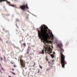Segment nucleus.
<instances>
[{
	"instance_id": "35",
	"label": "nucleus",
	"mask_w": 77,
	"mask_h": 77,
	"mask_svg": "<svg viewBox=\"0 0 77 77\" xmlns=\"http://www.w3.org/2000/svg\"><path fill=\"white\" fill-rule=\"evenodd\" d=\"M0 39H1V38L0 37Z\"/></svg>"
},
{
	"instance_id": "33",
	"label": "nucleus",
	"mask_w": 77,
	"mask_h": 77,
	"mask_svg": "<svg viewBox=\"0 0 77 77\" xmlns=\"http://www.w3.org/2000/svg\"><path fill=\"white\" fill-rule=\"evenodd\" d=\"M19 62H20V60H18Z\"/></svg>"
},
{
	"instance_id": "24",
	"label": "nucleus",
	"mask_w": 77,
	"mask_h": 77,
	"mask_svg": "<svg viewBox=\"0 0 77 77\" xmlns=\"http://www.w3.org/2000/svg\"><path fill=\"white\" fill-rule=\"evenodd\" d=\"M0 66H2V64H1L0 63Z\"/></svg>"
},
{
	"instance_id": "5",
	"label": "nucleus",
	"mask_w": 77,
	"mask_h": 77,
	"mask_svg": "<svg viewBox=\"0 0 77 77\" xmlns=\"http://www.w3.org/2000/svg\"><path fill=\"white\" fill-rule=\"evenodd\" d=\"M20 8H21V9L23 10V11H25V8H27V9H29V8H28V6L26 4V5H22L20 6Z\"/></svg>"
},
{
	"instance_id": "10",
	"label": "nucleus",
	"mask_w": 77,
	"mask_h": 77,
	"mask_svg": "<svg viewBox=\"0 0 77 77\" xmlns=\"http://www.w3.org/2000/svg\"><path fill=\"white\" fill-rule=\"evenodd\" d=\"M6 1V0H0V2H4Z\"/></svg>"
},
{
	"instance_id": "14",
	"label": "nucleus",
	"mask_w": 77,
	"mask_h": 77,
	"mask_svg": "<svg viewBox=\"0 0 77 77\" xmlns=\"http://www.w3.org/2000/svg\"><path fill=\"white\" fill-rule=\"evenodd\" d=\"M46 60H47V61H48V59L47 58V56L46 57Z\"/></svg>"
},
{
	"instance_id": "1",
	"label": "nucleus",
	"mask_w": 77,
	"mask_h": 77,
	"mask_svg": "<svg viewBox=\"0 0 77 77\" xmlns=\"http://www.w3.org/2000/svg\"><path fill=\"white\" fill-rule=\"evenodd\" d=\"M40 31L38 30V28L37 29L38 34V36L40 39H47L48 38L50 37V36L48 35V33H47L48 31V27L46 26L45 25H42L40 27Z\"/></svg>"
},
{
	"instance_id": "11",
	"label": "nucleus",
	"mask_w": 77,
	"mask_h": 77,
	"mask_svg": "<svg viewBox=\"0 0 77 77\" xmlns=\"http://www.w3.org/2000/svg\"><path fill=\"white\" fill-rule=\"evenodd\" d=\"M39 67L40 68H41V69H42V67L41 65H39Z\"/></svg>"
},
{
	"instance_id": "26",
	"label": "nucleus",
	"mask_w": 77,
	"mask_h": 77,
	"mask_svg": "<svg viewBox=\"0 0 77 77\" xmlns=\"http://www.w3.org/2000/svg\"><path fill=\"white\" fill-rule=\"evenodd\" d=\"M35 63H34V66H35Z\"/></svg>"
},
{
	"instance_id": "19",
	"label": "nucleus",
	"mask_w": 77,
	"mask_h": 77,
	"mask_svg": "<svg viewBox=\"0 0 77 77\" xmlns=\"http://www.w3.org/2000/svg\"><path fill=\"white\" fill-rule=\"evenodd\" d=\"M4 58L5 60V59H6V58H5V56H4Z\"/></svg>"
},
{
	"instance_id": "41",
	"label": "nucleus",
	"mask_w": 77,
	"mask_h": 77,
	"mask_svg": "<svg viewBox=\"0 0 77 77\" xmlns=\"http://www.w3.org/2000/svg\"><path fill=\"white\" fill-rule=\"evenodd\" d=\"M48 62H49V61H48Z\"/></svg>"
},
{
	"instance_id": "32",
	"label": "nucleus",
	"mask_w": 77,
	"mask_h": 77,
	"mask_svg": "<svg viewBox=\"0 0 77 77\" xmlns=\"http://www.w3.org/2000/svg\"><path fill=\"white\" fill-rule=\"evenodd\" d=\"M31 59L32 58H30V60H31Z\"/></svg>"
},
{
	"instance_id": "36",
	"label": "nucleus",
	"mask_w": 77,
	"mask_h": 77,
	"mask_svg": "<svg viewBox=\"0 0 77 77\" xmlns=\"http://www.w3.org/2000/svg\"><path fill=\"white\" fill-rule=\"evenodd\" d=\"M32 46V47H33V46Z\"/></svg>"
},
{
	"instance_id": "9",
	"label": "nucleus",
	"mask_w": 77,
	"mask_h": 77,
	"mask_svg": "<svg viewBox=\"0 0 77 77\" xmlns=\"http://www.w3.org/2000/svg\"><path fill=\"white\" fill-rule=\"evenodd\" d=\"M58 46L59 47V48H61L62 47V45L61 44H58Z\"/></svg>"
},
{
	"instance_id": "39",
	"label": "nucleus",
	"mask_w": 77,
	"mask_h": 77,
	"mask_svg": "<svg viewBox=\"0 0 77 77\" xmlns=\"http://www.w3.org/2000/svg\"><path fill=\"white\" fill-rule=\"evenodd\" d=\"M28 74H29V73H28Z\"/></svg>"
},
{
	"instance_id": "2",
	"label": "nucleus",
	"mask_w": 77,
	"mask_h": 77,
	"mask_svg": "<svg viewBox=\"0 0 77 77\" xmlns=\"http://www.w3.org/2000/svg\"><path fill=\"white\" fill-rule=\"evenodd\" d=\"M45 44L44 46V48L42 50V54H44V50L45 52L47 53L48 54H50V53H52V48H53V47L48 45V42L46 41H44L43 42Z\"/></svg>"
},
{
	"instance_id": "13",
	"label": "nucleus",
	"mask_w": 77,
	"mask_h": 77,
	"mask_svg": "<svg viewBox=\"0 0 77 77\" xmlns=\"http://www.w3.org/2000/svg\"><path fill=\"white\" fill-rule=\"evenodd\" d=\"M1 69L3 71H5V70H4V69H3V67H1Z\"/></svg>"
},
{
	"instance_id": "7",
	"label": "nucleus",
	"mask_w": 77,
	"mask_h": 77,
	"mask_svg": "<svg viewBox=\"0 0 77 77\" xmlns=\"http://www.w3.org/2000/svg\"><path fill=\"white\" fill-rule=\"evenodd\" d=\"M55 52H53L52 53V54H51V57L52 59L53 58H54V56H55Z\"/></svg>"
},
{
	"instance_id": "12",
	"label": "nucleus",
	"mask_w": 77,
	"mask_h": 77,
	"mask_svg": "<svg viewBox=\"0 0 77 77\" xmlns=\"http://www.w3.org/2000/svg\"><path fill=\"white\" fill-rule=\"evenodd\" d=\"M23 46H24L25 47L26 46V43H23Z\"/></svg>"
},
{
	"instance_id": "23",
	"label": "nucleus",
	"mask_w": 77,
	"mask_h": 77,
	"mask_svg": "<svg viewBox=\"0 0 77 77\" xmlns=\"http://www.w3.org/2000/svg\"><path fill=\"white\" fill-rule=\"evenodd\" d=\"M8 77H12V76H10V75H8Z\"/></svg>"
},
{
	"instance_id": "21",
	"label": "nucleus",
	"mask_w": 77,
	"mask_h": 77,
	"mask_svg": "<svg viewBox=\"0 0 77 77\" xmlns=\"http://www.w3.org/2000/svg\"><path fill=\"white\" fill-rule=\"evenodd\" d=\"M20 60H21V59H22V58L21 57H20Z\"/></svg>"
},
{
	"instance_id": "3",
	"label": "nucleus",
	"mask_w": 77,
	"mask_h": 77,
	"mask_svg": "<svg viewBox=\"0 0 77 77\" xmlns=\"http://www.w3.org/2000/svg\"><path fill=\"white\" fill-rule=\"evenodd\" d=\"M60 51L61 52L60 53L61 55V64L62 66V68H65V63H66L65 60V56L63 54V52L64 51V50L62 48H60Z\"/></svg>"
},
{
	"instance_id": "30",
	"label": "nucleus",
	"mask_w": 77,
	"mask_h": 77,
	"mask_svg": "<svg viewBox=\"0 0 77 77\" xmlns=\"http://www.w3.org/2000/svg\"><path fill=\"white\" fill-rule=\"evenodd\" d=\"M54 61V60H53L52 61V62H53Z\"/></svg>"
},
{
	"instance_id": "31",
	"label": "nucleus",
	"mask_w": 77,
	"mask_h": 77,
	"mask_svg": "<svg viewBox=\"0 0 77 77\" xmlns=\"http://www.w3.org/2000/svg\"><path fill=\"white\" fill-rule=\"evenodd\" d=\"M27 54H29V52H27Z\"/></svg>"
},
{
	"instance_id": "8",
	"label": "nucleus",
	"mask_w": 77,
	"mask_h": 77,
	"mask_svg": "<svg viewBox=\"0 0 77 77\" xmlns=\"http://www.w3.org/2000/svg\"><path fill=\"white\" fill-rule=\"evenodd\" d=\"M7 3H8V4H9V6H12L13 7H14V5H12V4H10L11 3V2H8V1H6Z\"/></svg>"
},
{
	"instance_id": "37",
	"label": "nucleus",
	"mask_w": 77,
	"mask_h": 77,
	"mask_svg": "<svg viewBox=\"0 0 77 77\" xmlns=\"http://www.w3.org/2000/svg\"><path fill=\"white\" fill-rule=\"evenodd\" d=\"M49 66H50V65L49 64Z\"/></svg>"
},
{
	"instance_id": "29",
	"label": "nucleus",
	"mask_w": 77,
	"mask_h": 77,
	"mask_svg": "<svg viewBox=\"0 0 77 77\" xmlns=\"http://www.w3.org/2000/svg\"><path fill=\"white\" fill-rule=\"evenodd\" d=\"M11 63V64H14V63Z\"/></svg>"
},
{
	"instance_id": "20",
	"label": "nucleus",
	"mask_w": 77,
	"mask_h": 77,
	"mask_svg": "<svg viewBox=\"0 0 77 77\" xmlns=\"http://www.w3.org/2000/svg\"><path fill=\"white\" fill-rule=\"evenodd\" d=\"M12 70L13 71H14V70H15V69H14L13 68V69H12Z\"/></svg>"
},
{
	"instance_id": "6",
	"label": "nucleus",
	"mask_w": 77,
	"mask_h": 77,
	"mask_svg": "<svg viewBox=\"0 0 77 77\" xmlns=\"http://www.w3.org/2000/svg\"><path fill=\"white\" fill-rule=\"evenodd\" d=\"M49 34H50V37H51L52 39H54V35H53V34L52 32H50Z\"/></svg>"
},
{
	"instance_id": "34",
	"label": "nucleus",
	"mask_w": 77,
	"mask_h": 77,
	"mask_svg": "<svg viewBox=\"0 0 77 77\" xmlns=\"http://www.w3.org/2000/svg\"><path fill=\"white\" fill-rule=\"evenodd\" d=\"M20 34H23V33H20Z\"/></svg>"
},
{
	"instance_id": "28",
	"label": "nucleus",
	"mask_w": 77,
	"mask_h": 77,
	"mask_svg": "<svg viewBox=\"0 0 77 77\" xmlns=\"http://www.w3.org/2000/svg\"><path fill=\"white\" fill-rule=\"evenodd\" d=\"M21 56V57H23V55H21V56Z\"/></svg>"
},
{
	"instance_id": "4",
	"label": "nucleus",
	"mask_w": 77,
	"mask_h": 77,
	"mask_svg": "<svg viewBox=\"0 0 77 77\" xmlns=\"http://www.w3.org/2000/svg\"><path fill=\"white\" fill-rule=\"evenodd\" d=\"M20 63L22 67L23 68H24L25 67V66H26V64H25V61L24 60H20Z\"/></svg>"
},
{
	"instance_id": "22",
	"label": "nucleus",
	"mask_w": 77,
	"mask_h": 77,
	"mask_svg": "<svg viewBox=\"0 0 77 77\" xmlns=\"http://www.w3.org/2000/svg\"><path fill=\"white\" fill-rule=\"evenodd\" d=\"M14 67H16V65H14Z\"/></svg>"
},
{
	"instance_id": "25",
	"label": "nucleus",
	"mask_w": 77,
	"mask_h": 77,
	"mask_svg": "<svg viewBox=\"0 0 77 77\" xmlns=\"http://www.w3.org/2000/svg\"><path fill=\"white\" fill-rule=\"evenodd\" d=\"M0 72H1V73H2V71H1V69H0Z\"/></svg>"
},
{
	"instance_id": "16",
	"label": "nucleus",
	"mask_w": 77,
	"mask_h": 77,
	"mask_svg": "<svg viewBox=\"0 0 77 77\" xmlns=\"http://www.w3.org/2000/svg\"><path fill=\"white\" fill-rule=\"evenodd\" d=\"M49 70H50V69H47L46 70V71H49Z\"/></svg>"
},
{
	"instance_id": "18",
	"label": "nucleus",
	"mask_w": 77,
	"mask_h": 77,
	"mask_svg": "<svg viewBox=\"0 0 77 77\" xmlns=\"http://www.w3.org/2000/svg\"><path fill=\"white\" fill-rule=\"evenodd\" d=\"M1 60H3V58H2V57H1Z\"/></svg>"
},
{
	"instance_id": "17",
	"label": "nucleus",
	"mask_w": 77,
	"mask_h": 77,
	"mask_svg": "<svg viewBox=\"0 0 77 77\" xmlns=\"http://www.w3.org/2000/svg\"><path fill=\"white\" fill-rule=\"evenodd\" d=\"M40 71V70H38V74H39V72Z\"/></svg>"
},
{
	"instance_id": "38",
	"label": "nucleus",
	"mask_w": 77,
	"mask_h": 77,
	"mask_svg": "<svg viewBox=\"0 0 77 77\" xmlns=\"http://www.w3.org/2000/svg\"><path fill=\"white\" fill-rule=\"evenodd\" d=\"M16 60H17V58H16Z\"/></svg>"
},
{
	"instance_id": "40",
	"label": "nucleus",
	"mask_w": 77,
	"mask_h": 77,
	"mask_svg": "<svg viewBox=\"0 0 77 77\" xmlns=\"http://www.w3.org/2000/svg\"><path fill=\"white\" fill-rule=\"evenodd\" d=\"M14 0L16 1V0Z\"/></svg>"
},
{
	"instance_id": "27",
	"label": "nucleus",
	"mask_w": 77,
	"mask_h": 77,
	"mask_svg": "<svg viewBox=\"0 0 77 77\" xmlns=\"http://www.w3.org/2000/svg\"><path fill=\"white\" fill-rule=\"evenodd\" d=\"M26 18H27V19H28L29 18L28 17H26Z\"/></svg>"
},
{
	"instance_id": "15",
	"label": "nucleus",
	"mask_w": 77,
	"mask_h": 77,
	"mask_svg": "<svg viewBox=\"0 0 77 77\" xmlns=\"http://www.w3.org/2000/svg\"><path fill=\"white\" fill-rule=\"evenodd\" d=\"M11 72V73H12V74H14V75H15V73H14V72Z\"/></svg>"
}]
</instances>
